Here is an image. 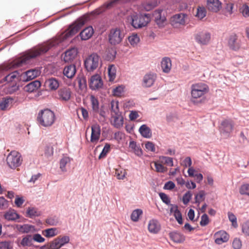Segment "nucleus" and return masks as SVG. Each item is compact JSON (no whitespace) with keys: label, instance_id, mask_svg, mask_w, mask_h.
Instances as JSON below:
<instances>
[{"label":"nucleus","instance_id":"nucleus-39","mask_svg":"<svg viewBox=\"0 0 249 249\" xmlns=\"http://www.w3.org/2000/svg\"><path fill=\"white\" fill-rule=\"evenodd\" d=\"M207 14V11L204 6H198L195 17L199 19H202L205 18Z\"/></svg>","mask_w":249,"mask_h":249},{"label":"nucleus","instance_id":"nucleus-18","mask_svg":"<svg viewBox=\"0 0 249 249\" xmlns=\"http://www.w3.org/2000/svg\"><path fill=\"white\" fill-rule=\"evenodd\" d=\"M157 78L156 74L154 73H148L145 74L142 81V86L144 87H150L152 86Z\"/></svg>","mask_w":249,"mask_h":249},{"label":"nucleus","instance_id":"nucleus-27","mask_svg":"<svg viewBox=\"0 0 249 249\" xmlns=\"http://www.w3.org/2000/svg\"><path fill=\"white\" fill-rule=\"evenodd\" d=\"M41 86L40 82L38 80H35L24 87V89L28 92H33L36 91Z\"/></svg>","mask_w":249,"mask_h":249},{"label":"nucleus","instance_id":"nucleus-8","mask_svg":"<svg viewBox=\"0 0 249 249\" xmlns=\"http://www.w3.org/2000/svg\"><path fill=\"white\" fill-rule=\"evenodd\" d=\"M85 24V20L79 19L71 25L65 31L64 36L66 38L69 37L76 34Z\"/></svg>","mask_w":249,"mask_h":249},{"label":"nucleus","instance_id":"nucleus-34","mask_svg":"<svg viewBox=\"0 0 249 249\" xmlns=\"http://www.w3.org/2000/svg\"><path fill=\"white\" fill-rule=\"evenodd\" d=\"M71 159L67 156L63 157L60 160V168L62 172L67 171V166L70 164Z\"/></svg>","mask_w":249,"mask_h":249},{"label":"nucleus","instance_id":"nucleus-37","mask_svg":"<svg viewBox=\"0 0 249 249\" xmlns=\"http://www.w3.org/2000/svg\"><path fill=\"white\" fill-rule=\"evenodd\" d=\"M46 84L47 85L49 88L52 90L56 89L59 85L58 81L54 78H52L46 80Z\"/></svg>","mask_w":249,"mask_h":249},{"label":"nucleus","instance_id":"nucleus-54","mask_svg":"<svg viewBox=\"0 0 249 249\" xmlns=\"http://www.w3.org/2000/svg\"><path fill=\"white\" fill-rule=\"evenodd\" d=\"M154 165L156 168V171L157 172L164 173L167 170L166 167H164L161 163H160L158 161L154 162Z\"/></svg>","mask_w":249,"mask_h":249},{"label":"nucleus","instance_id":"nucleus-4","mask_svg":"<svg viewBox=\"0 0 249 249\" xmlns=\"http://www.w3.org/2000/svg\"><path fill=\"white\" fill-rule=\"evenodd\" d=\"M124 36V30L120 27H113L110 29L108 34V42L111 45L120 44Z\"/></svg>","mask_w":249,"mask_h":249},{"label":"nucleus","instance_id":"nucleus-44","mask_svg":"<svg viewBox=\"0 0 249 249\" xmlns=\"http://www.w3.org/2000/svg\"><path fill=\"white\" fill-rule=\"evenodd\" d=\"M234 3L231 2H229L226 3L224 9L225 15L226 16H231L233 13Z\"/></svg>","mask_w":249,"mask_h":249},{"label":"nucleus","instance_id":"nucleus-43","mask_svg":"<svg viewBox=\"0 0 249 249\" xmlns=\"http://www.w3.org/2000/svg\"><path fill=\"white\" fill-rule=\"evenodd\" d=\"M116 67L113 65H110L108 67V75L109 77V81H113L116 78Z\"/></svg>","mask_w":249,"mask_h":249},{"label":"nucleus","instance_id":"nucleus-62","mask_svg":"<svg viewBox=\"0 0 249 249\" xmlns=\"http://www.w3.org/2000/svg\"><path fill=\"white\" fill-rule=\"evenodd\" d=\"M8 207V201L3 197H0V209H4Z\"/></svg>","mask_w":249,"mask_h":249},{"label":"nucleus","instance_id":"nucleus-38","mask_svg":"<svg viewBox=\"0 0 249 249\" xmlns=\"http://www.w3.org/2000/svg\"><path fill=\"white\" fill-rule=\"evenodd\" d=\"M19 75V73L17 71H15L6 75L2 79V81L3 82H7V83L12 82L15 79L18 77Z\"/></svg>","mask_w":249,"mask_h":249},{"label":"nucleus","instance_id":"nucleus-52","mask_svg":"<svg viewBox=\"0 0 249 249\" xmlns=\"http://www.w3.org/2000/svg\"><path fill=\"white\" fill-rule=\"evenodd\" d=\"M124 87L119 86L113 90V94L115 96L121 97L124 93Z\"/></svg>","mask_w":249,"mask_h":249},{"label":"nucleus","instance_id":"nucleus-17","mask_svg":"<svg viewBox=\"0 0 249 249\" xmlns=\"http://www.w3.org/2000/svg\"><path fill=\"white\" fill-rule=\"evenodd\" d=\"M89 86L91 89H96L100 88L103 86V82L100 76L95 74L91 77Z\"/></svg>","mask_w":249,"mask_h":249},{"label":"nucleus","instance_id":"nucleus-10","mask_svg":"<svg viewBox=\"0 0 249 249\" xmlns=\"http://www.w3.org/2000/svg\"><path fill=\"white\" fill-rule=\"evenodd\" d=\"M241 41L237 35L232 34L230 36L228 39V46L230 49L238 51L241 48Z\"/></svg>","mask_w":249,"mask_h":249},{"label":"nucleus","instance_id":"nucleus-59","mask_svg":"<svg viewBox=\"0 0 249 249\" xmlns=\"http://www.w3.org/2000/svg\"><path fill=\"white\" fill-rule=\"evenodd\" d=\"M240 12L244 17H249V7L248 5H243L240 8Z\"/></svg>","mask_w":249,"mask_h":249},{"label":"nucleus","instance_id":"nucleus-15","mask_svg":"<svg viewBox=\"0 0 249 249\" xmlns=\"http://www.w3.org/2000/svg\"><path fill=\"white\" fill-rule=\"evenodd\" d=\"M207 7L209 11L217 13L222 8V3L219 0H207Z\"/></svg>","mask_w":249,"mask_h":249},{"label":"nucleus","instance_id":"nucleus-60","mask_svg":"<svg viewBox=\"0 0 249 249\" xmlns=\"http://www.w3.org/2000/svg\"><path fill=\"white\" fill-rule=\"evenodd\" d=\"M209 223V219L208 215L206 214H204L202 215L200 224L201 226H205Z\"/></svg>","mask_w":249,"mask_h":249},{"label":"nucleus","instance_id":"nucleus-41","mask_svg":"<svg viewBox=\"0 0 249 249\" xmlns=\"http://www.w3.org/2000/svg\"><path fill=\"white\" fill-rule=\"evenodd\" d=\"M34 228L33 226H31L28 224L24 225H17L16 229L19 232L22 233H28L32 229Z\"/></svg>","mask_w":249,"mask_h":249},{"label":"nucleus","instance_id":"nucleus-28","mask_svg":"<svg viewBox=\"0 0 249 249\" xmlns=\"http://www.w3.org/2000/svg\"><path fill=\"white\" fill-rule=\"evenodd\" d=\"M93 33L94 31L92 27L89 26L81 31L80 34V36L82 40H86L92 36Z\"/></svg>","mask_w":249,"mask_h":249},{"label":"nucleus","instance_id":"nucleus-7","mask_svg":"<svg viewBox=\"0 0 249 249\" xmlns=\"http://www.w3.org/2000/svg\"><path fill=\"white\" fill-rule=\"evenodd\" d=\"M99 62V56L96 53H92L86 59L84 64L88 71H93L97 68Z\"/></svg>","mask_w":249,"mask_h":249},{"label":"nucleus","instance_id":"nucleus-61","mask_svg":"<svg viewBox=\"0 0 249 249\" xmlns=\"http://www.w3.org/2000/svg\"><path fill=\"white\" fill-rule=\"evenodd\" d=\"M228 217L230 221L232 222V225L235 227H237V224L236 222V217L234 214L231 213L229 212L228 213Z\"/></svg>","mask_w":249,"mask_h":249},{"label":"nucleus","instance_id":"nucleus-14","mask_svg":"<svg viewBox=\"0 0 249 249\" xmlns=\"http://www.w3.org/2000/svg\"><path fill=\"white\" fill-rule=\"evenodd\" d=\"M69 241L70 238L67 236L58 237L51 244L50 247L51 249H58L65 244L69 243Z\"/></svg>","mask_w":249,"mask_h":249},{"label":"nucleus","instance_id":"nucleus-35","mask_svg":"<svg viewBox=\"0 0 249 249\" xmlns=\"http://www.w3.org/2000/svg\"><path fill=\"white\" fill-rule=\"evenodd\" d=\"M171 239L175 243H180L185 240L183 235L178 232H172L170 234Z\"/></svg>","mask_w":249,"mask_h":249},{"label":"nucleus","instance_id":"nucleus-26","mask_svg":"<svg viewBox=\"0 0 249 249\" xmlns=\"http://www.w3.org/2000/svg\"><path fill=\"white\" fill-rule=\"evenodd\" d=\"M14 99L10 97H4L0 102V109L2 110H5L10 108L13 102Z\"/></svg>","mask_w":249,"mask_h":249},{"label":"nucleus","instance_id":"nucleus-47","mask_svg":"<svg viewBox=\"0 0 249 249\" xmlns=\"http://www.w3.org/2000/svg\"><path fill=\"white\" fill-rule=\"evenodd\" d=\"M40 214V212L33 207L28 208L27 210V216L30 218L39 216Z\"/></svg>","mask_w":249,"mask_h":249},{"label":"nucleus","instance_id":"nucleus-11","mask_svg":"<svg viewBox=\"0 0 249 249\" xmlns=\"http://www.w3.org/2000/svg\"><path fill=\"white\" fill-rule=\"evenodd\" d=\"M187 15L183 13L176 14L171 18V24L175 27L184 25L186 23Z\"/></svg>","mask_w":249,"mask_h":249},{"label":"nucleus","instance_id":"nucleus-25","mask_svg":"<svg viewBox=\"0 0 249 249\" xmlns=\"http://www.w3.org/2000/svg\"><path fill=\"white\" fill-rule=\"evenodd\" d=\"M161 67L165 73H169L172 67L171 60L168 57H163L161 61Z\"/></svg>","mask_w":249,"mask_h":249},{"label":"nucleus","instance_id":"nucleus-16","mask_svg":"<svg viewBox=\"0 0 249 249\" xmlns=\"http://www.w3.org/2000/svg\"><path fill=\"white\" fill-rule=\"evenodd\" d=\"M229 237V235L224 231H218L213 235L215 243L218 245L227 242Z\"/></svg>","mask_w":249,"mask_h":249},{"label":"nucleus","instance_id":"nucleus-21","mask_svg":"<svg viewBox=\"0 0 249 249\" xmlns=\"http://www.w3.org/2000/svg\"><path fill=\"white\" fill-rule=\"evenodd\" d=\"M162 12V10L158 9L155 10L153 13V17H154L155 21L160 27L163 26L166 20L165 16L161 15Z\"/></svg>","mask_w":249,"mask_h":249},{"label":"nucleus","instance_id":"nucleus-64","mask_svg":"<svg viewBox=\"0 0 249 249\" xmlns=\"http://www.w3.org/2000/svg\"><path fill=\"white\" fill-rule=\"evenodd\" d=\"M242 231L246 235L249 236V221L243 224L242 226Z\"/></svg>","mask_w":249,"mask_h":249},{"label":"nucleus","instance_id":"nucleus-33","mask_svg":"<svg viewBox=\"0 0 249 249\" xmlns=\"http://www.w3.org/2000/svg\"><path fill=\"white\" fill-rule=\"evenodd\" d=\"M4 218L8 220H15L19 218L18 214L14 210H9L6 212L4 215Z\"/></svg>","mask_w":249,"mask_h":249},{"label":"nucleus","instance_id":"nucleus-42","mask_svg":"<svg viewBox=\"0 0 249 249\" xmlns=\"http://www.w3.org/2000/svg\"><path fill=\"white\" fill-rule=\"evenodd\" d=\"M110 105L111 108V113L112 116L121 114L119 109V102L118 101H112Z\"/></svg>","mask_w":249,"mask_h":249},{"label":"nucleus","instance_id":"nucleus-49","mask_svg":"<svg viewBox=\"0 0 249 249\" xmlns=\"http://www.w3.org/2000/svg\"><path fill=\"white\" fill-rule=\"evenodd\" d=\"M128 41L130 44L133 46L137 45L140 41V38L137 34H133L128 38Z\"/></svg>","mask_w":249,"mask_h":249},{"label":"nucleus","instance_id":"nucleus-32","mask_svg":"<svg viewBox=\"0 0 249 249\" xmlns=\"http://www.w3.org/2000/svg\"><path fill=\"white\" fill-rule=\"evenodd\" d=\"M139 131L144 138H150L152 136V132L150 128L145 124L142 125L140 127Z\"/></svg>","mask_w":249,"mask_h":249},{"label":"nucleus","instance_id":"nucleus-5","mask_svg":"<svg viewBox=\"0 0 249 249\" xmlns=\"http://www.w3.org/2000/svg\"><path fill=\"white\" fill-rule=\"evenodd\" d=\"M191 89V97L193 99L200 98L209 91L208 86L203 83L193 84Z\"/></svg>","mask_w":249,"mask_h":249},{"label":"nucleus","instance_id":"nucleus-1","mask_svg":"<svg viewBox=\"0 0 249 249\" xmlns=\"http://www.w3.org/2000/svg\"><path fill=\"white\" fill-rule=\"evenodd\" d=\"M54 45V43L48 41L32 48L21 57L14 60L12 62L5 66L3 70L8 71L23 66L27 63V61L31 58L36 57L48 52Z\"/></svg>","mask_w":249,"mask_h":249},{"label":"nucleus","instance_id":"nucleus-56","mask_svg":"<svg viewBox=\"0 0 249 249\" xmlns=\"http://www.w3.org/2000/svg\"><path fill=\"white\" fill-rule=\"evenodd\" d=\"M192 197V194L190 191L187 192L182 197V202L184 204H187Z\"/></svg>","mask_w":249,"mask_h":249},{"label":"nucleus","instance_id":"nucleus-46","mask_svg":"<svg viewBox=\"0 0 249 249\" xmlns=\"http://www.w3.org/2000/svg\"><path fill=\"white\" fill-rule=\"evenodd\" d=\"M56 231L57 229L56 228H53L43 231L42 233L46 237H52L57 235Z\"/></svg>","mask_w":249,"mask_h":249},{"label":"nucleus","instance_id":"nucleus-58","mask_svg":"<svg viewBox=\"0 0 249 249\" xmlns=\"http://www.w3.org/2000/svg\"><path fill=\"white\" fill-rule=\"evenodd\" d=\"M232 247L234 249H240L242 247V242L240 239L235 238L232 242Z\"/></svg>","mask_w":249,"mask_h":249},{"label":"nucleus","instance_id":"nucleus-29","mask_svg":"<svg viewBox=\"0 0 249 249\" xmlns=\"http://www.w3.org/2000/svg\"><path fill=\"white\" fill-rule=\"evenodd\" d=\"M129 148L132 152L138 157H141L143 154L142 148L134 141H130L129 142Z\"/></svg>","mask_w":249,"mask_h":249},{"label":"nucleus","instance_id":"nucleus-53","mask_svg":"<svg viewBox=\"0 0 249 249\" xmlns=\"http://www.w3.org/2000/svg\"><path fill=\"white\" fill-rule=\"evenodd\" d=\"M110 149V145L109 144L107 143L105 144V145L100 153L99 156V159H101L102 158H104L106 157L107 154L109 152Z\"/></svg>","mask_w":249,"mask_h":249},{"label":"nucleus","instance_id":"nucleus-24","mask_svg":"<svg viewBox=\"0 0 249 249\" xmlns=\"http://www.w3.org/2000/svg\"><path fill=\"white\" fill-rule=\"evenodd\" d=\"M77 50L75 48H71L65 53L64 60L65 62H69L73 60L77 54Z\"/></svg>","mask_w":249,"mask_h":249},{"label":"nucleus","instance_id":"nucleus-50","mask_svg":"<svg viewBox=\"0 0 249 249\" xmlns=\"http://www.w3.org/2000/svg\"><path fill=\"white\" fill-rule=\"evenodd\" d=\"M205 193L204 191H200L198 194L195 196V202L199 205L200 203L205 199Z\"/></svg>","mask_w":249,"mask_h":249},{"label":"nucleus","instance_id":"nucleus-3","mask_svg":"<svg viewBox=\"0 0 249 249\" xmlns=\"http://www.w3.org/2000/svg\"><path fill=\"white\" fill-rule=\"evenodd\" d=\"M128 20L134 28L139 29L146 26L150 22V18L149 14H134L128 17Z\"/></svg>","mask_w":249,"mask_h":249},{"label":"nucleus","instance_id":"nucleus-13","mask_svg":"<svg viewBox=\"0 0 249 249\" xmlns=\"http://www.w3.org/2000/svg\"><path fill=\"white\" fill-rule=\"evenodd\" d=\"M91 134L90 137V142L94 144H96L98 142L101 135V128L99 124H95L91 127Z\"/></svg>","mask_w":249,"mask_h":249},{"label":"nucleus","instance_id":"nucleus-9","mask_svg":"<svg viewBox=\"0 0 249 249\" xmlns=\"http://www.w3.org/2000/svg\"><path fill=\"white\" fill-rule=\"evenodd\" d=\"M126 0H111L103 4L102 6L94 10L92 13L95 15H100L106 11L107 9L112 8L115 5L118 3L125 2Z\"/></svg>","mask_w":249,"mask_h":249},{"label":"nucleus","instance_id":"nucleus-45","mask_svg":"<svg viewBox=\"0 0 249 249\" xmlns=\"http://www.w3.org/2000/svg\"><path fill=\"white\" fill-rule=\"evenodd\" d=\"M32 237L31 235H27L21 240L19 246L22 247H29L32 245Z\"/></svg>","mask_w":249,"mask_h":249},{"label":"nucleus","instance_id":"nucleus-19","mask_svg":"<svg viewBox=\"0 0 249 249\" xmlns=\"http://www.w3.org/2000/svg\"><path fill=\"white\" fill-rule=\"evenodd\" d=\"M58 95L60 100L68 101L71 99V91L70 89L65 87L58 90Z\"/></svg>","mask_w":249,"mask_h":249},{"label":"nucleus","instance_id":"nucleus-23","mask_svg":"<svg viewBox=\"0 0 249 249\" xmlns=\"http://www.w3.org/2000/svg\"><path fill=\"white\" fill-rule=\"evenodd\" d=\"M221 129L223 133H230L233 130V124L232 121L226 120L221 124Z\"/></svg>","mask_w":249,"mask_h":249},{"label":"nucleus","instance_id":"nucleus-22","mask_svg":"<svg viewBox=\"0 0 249 249\" xmlns=\"http://www.w3.org/2000/svg\"><path fill=\"white\" fill-rule=\"evenodd\" d=\"M76 72L75 65L71 64L65 67L63 70V74L68 78H72Z\"/></svg>","mask_w":249,"mask_h":249},{"label":"nucleus","instance_id":"nucleus-31","mask_svg":"<svg viewBox=\"0 0 249 249\" xmlns=\"http://www.w3.org/2000/svg\"><path fill=\"white\" fill-rule=\"evenodd\" d=\"M40 74V71L38 70L32 69L30 70L25 73V76L26 78L25 79L26 81H30L36 78Z\"/></svg>","mask_w":249,"mask_h":249},{"label":"nucleus","instance_id":"nucleus-12","mask_svg":"<svg viewBox=\"0 0 249 249\" xmlns=\"http://www.w3.org/2000/svg\"><path fill=\"white\" fill-rule=\"evenodd\" d=\"M195 39L197 43L201 45L208 44L211 39V34L206 32H201L196 34Z\"/></svg>","mask_w":249,"mask_h":249},{"label":"nucleus","instance_id":"nucleus-55","mask_svg":"<svg viewBox=\"0 0 249 249\" xmlns=\"http://www.w3.org/2000/svg\"><path fill=\"white\" fill-rule=\"evenodd\" d=\"M145 148L147 152H155L156 151L155 145L151 142L147 141L145 142Z\"/></svg>","mask_w":249,"mask_h":249},{"label":"nucleus","instance_id":"nucleus-40","mask_svg":"<svg viewBox=\"0 0 249 249\" xmlns=\"http://www.w3.org/2000/svg\"><path fill=\"white\" fill-rule=\"evenodd\" d=\"M115 176L118 179H124L126 175V171L120 166L115 168Z\"/></svg>","mask_w":249,"mask_h":249},{"label":"nucleus","instance_id":"nucleus-30","mask_svg":"<svg viewBox=\"0 0 249 249\" xmlns=\"http://www.w3.org/2000/svg\"><path fill=\"white\" fill-rule=\"evenodd\" d=\"M89 98L93 112L95 113H99V102L98 98L93 95H91Z\"/></svg>","mask_w":249,"mask_h":249},{"label":"nucleus","instance_id":"nucleus-36","mask_svg":"<svg viewBox=\"0 0 249 249\" xmlns=\"http://www.w3.org/2000/svg\"><path fill=\"white\" fill-rule=\"evenodd\" d=\"M113 118V124L116 128H120L123 125L124 120L121 114L112 116Z\"/></svg>","mask_w":249,"mask_h":249},{"label":"nucleus","instance_id":"nucleus-51","mask_svg":"<svg viewBox=\"0 0 249 249\" xmlns=\"http://www.w3.org/2000/svg\"><path fill=\"white\" fill-rule=\"evenodd\" d=\"M160 161L161 163L166 164L169 166H173V159L170 157L161 156L160 157Z\"/></svg>","mask_w":249,"mask_h":249},{"label":"nucleus","instance_id":"nucleus-57","mask_svg":"<svg viewBox=\"0 0 249 249\" xmlns=\"http://www.w3.org/2000/svg\"><path fill=\"white\" fill-rule=\"evenodd\" d=\"M239 192L242 195H246L249 196V184H244L240 188Z\"/></svg>","mask_w":249,"mask_h":249},{"label":"nucleus","instance_id":"nucleus-6","mask_svg":"<svg viewBox=\"0 0 249 249\" xmlns=\"http://www.w3.org/2000/svg\"><path fill=\"white\" fill-rule=\"evenodd\" d=\"M6 161L7 164L11 168H15L19 166L22 160L21 155L17 151H13L8 154Z\"/></svg>","mask_w":249,"mask_h":249},{"label":"nucleus","instance_id":"nucleus-48","mask_svg":"<svg viewBox=\"0 0 249 249\" xmlns=\"http://www.w3.org/2000/svg\"><path fill=\"white\" fill-rule=\"evenodd\" d=\"M142 213V211L141 209H136L133 211L131 215V219L134 222L138 221Z\"/></svg>","mask_w":249,"mask_h":249},{"label":"nucleus","instance_id":"nucleus-63","mask_svg":"<svg viewBox=\"0 0 249 249\" xmlns=\"http://www.w3.org/2000/svg\"><path fill=\"white\" fill-rule=\"evenodd\" d=\"M12 246L10 243L8 241L0 242V249H11Z\"/></svg>","mask_w":249,"mask_h":249},{"label":"nucleus","instance_id":"nucleus-2","mask_svg":"<svg viewBox=\"0 0 249 249\" xmlns=\"http://www.w3.org/2000/svg\"><path fill=\"white\" fill-rule=\"evenodd\" d=\"M55 120V116L54 112L48 108L39 111L37 116V121L44 127L52 126Z\"/></svg>","mask_w":249,"mask_h":249},{"label":"nucleus","instance_id":"nucleus-20","mask_svg":"<svg viewBox=\"0 0 249 249\" xmlns=\"http://www.w3.org/2000/svg\"><path fill=\"white\" fill-rule=\"evenodd\" d=\"M148 230L150 233L156 234L160 230V225L158 220L151 219L148 222Z\"/></svg>","mask_w":249,"mask_h":249}]
</instances>
